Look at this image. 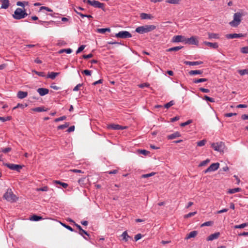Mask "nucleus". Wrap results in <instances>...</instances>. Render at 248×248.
I'll return each mask as SVG.
<instances>
[{
	"label": "nucleus",
	"instance_id": "f257e3e1",
	"mask_svg": "<svg viewBox=\"0 0 248 248\" xmlns=\"http://www.w3.org/2000/svg\"><path fill=\"white\" fill-rule=\"evenodd\" d=\"M155 29L156 26L154 25H146L137 28L135 31L140 34H143L150 32Z\"/></svg>",
	"mask_w": 248,
	"mask_h": 248
},
{
	"label": "nucleus",
	"instance_id": "f03ea898",
	"mask_svg": "<svg viewBox=\"0 0 248 248\" xmlns=\"http://www.w3.org/2000/svg\"><path fill=\"white\" fill-rule=\"evenodd\" d=\"M28 16V14L26 12L25 9H22L20 8H17L15 11L13 16L16 19H21Z\"/></svg>",
	"mask_w": 248,
	"mask_h": 248
},
{
	"label": "nucleus",
	"instance_id": "7ed1b4c3",
	"mask_svg": "<svg viewBox=\"0 0 248 248\" xmlns=\"http://www.w3.org/2000/svg\"><path fill=\"white\" fill-rule=\"evenodd\" d=\"M243 16V14L241 12L235 13L233 15V20L229 23L230 25L233 27L238 26L241 21V17Z\"/></svg>",
	"mask_w": 248,
	"mask_h": 248
},
{
	"label": "nucleus",
	"instance_id": "20e7f679",
	"mask_svg": "<svg viewBox=\"0 0 248 248\" xmlns=\"http://www.w3.org/2000/svg\"><path fill=\"white\" fill-rule=\"evenodd\" d=\"M3 198L11 202H16L17 199L16 196L13 193L11 189H8L3 195Z\"/></svg>",
	"mask_w": 248,
	"mask_h": 248
},
{
	"label": "nucleus",
	"instance_id": "39448f33",
	"mask_svg": "<svg viewBox=\"0 0 248 248\" xmlns=\"http://www.w3.org/2000/svg\"><path fill=\"white\" fill-rule=\"evenodd\" d=\"M211 147L215 150L218 152H223L225 148V144L222 142L213 143Z\"/></svg>",
	"mask_w": 248,
	"mask_h": 248
},
{
	"label": "nucleus",
	"instance_id": "423d86ee",
	"mask_svg": "<svg viewBox=\"0 0 248 248\" xmlns=\"http://www.w3.org/2000/svg\"><path fill=\"white\" fill-rule=\"evenodd\" d=\"M115 37L122 39H126L131 38L132 37V35L129 31H122L116 33L115 34Z\"/></svg>",
	"mask_w": 248,
	"mask_h": 248
},
{
	"label": "nucleus",
	"instance_id": "0eeeda50",
	"mask_svg": "<svg viewBox=\"0 0 248 248\" xmlns=\"http://www.w3.org/2000/svg\"><path fill=\"white\" fill-rule=\"evenodd\" d=\"M4 166H6L7 168L10 169L11 170H16L17 172H20L21 169H22L23 166L20 165H17L11 163H5Z\"/></svg>",
	"mask_w": 248,
	"mask_h": 248
},
{
	"label": "nucleus",
	"instance_id": "6e6552de",
	"mask_svg": "<svg viewBox=\"0 0 248 248\" xmlns=\"http://www.w3.org/2000/svg\"><path fill=\"white\" fill-rule=\"evenodd\" d=\"M87 3L96 8H101L104 10V4L100 2L99 1H86Z\"/></svg>",
	"mask_w": 248,
	"mask_h": 248
},
{
	"label": "nucleus",
	"instance_id": "1a4fd4ad",
	"mask_svg": "<svg viewBox=\"0 0 248 248\" xmlns=\"http://www.w3.org/2000/svg\"><path fill=\"white\" fill-rule=\"evenodd\" d=\"M219 163H213L207 169H206L204 171V172L205 173H206L208 172L215 171L219 168Z\"/></svg>",
	"mask_w": 248,
	"mask_h": 248
},
{
	"label": "nucleus",
	"instance_id": "9d476101",
	"mask_svg": "<svg viewBox=\"0 0 248 248\" xmlns=\"http://www.w3.org/2000/svg\"><path fill=\"white\" fill-rule=\"evenodd\" d=\"M186 44H188L190 45H198L199 43V41L197 39V37L196 36H192L190 38H186Z\"/></svg>",
	"mask_w": 248,
	"mask_h": 248
},
{
	"label": "nucleus",
	"instance_id": "9b49d317",
	"mask_svg": "<svg viewBox=\"0 0 248 248\" xmlns=\"http://www.w3.org/2000/svg\"><path fill=\"white\" fill-rule=\"evenodd\" d=\"M173 42H186V38L182 35L174 36L172 38Z\"/></svg>",
	"mask_w": 248,
	"mask_h": 248
},
{
	"label": "nucleus",
	"instance_id": "f8f14e48",
	"mask_svg": "<svg viewBox=\"0 0 248 248\" xmlns=\"http://www.w3.org/2000/svg\"><path fill=\"white\" fill-rule=\"evenodd\" d=\"M246 35V34L242 33H232V34H228L226 35V37L228 39H234L236 38H239L241 37H244Z\"/></svg>",
	"mask_w": 248,
	"mask_h": 248
},
{
	"label": "nucleus",
	"instance_id": "ddd939ff",
	"mask_svg": "<svg viewBox=\"0 0 248 248\" xmlns=\"http://www.w3.org/2000/svg\"><path fill=\"white\" fill-rule=\"evenodd\" d=\"M203 44L212 48L217 49L218 47V45L217 43H211L204 41L203 42Z\"/></svg>",
	"mask_w": 248,
	"mask_h": 248
},
{
	"label": "nucleus",
	"instance_id": "4468645a",
	"mask_svg": "<svg viewBox=\"0 0 248 248\" xmlns=\"http://www.w3.org/2000/svg\"><path fill=\"white\" fill-rule=\"evenodd\" d=\"M220 235V232H217L213 234L210 235L206 239L207 241H213L215 239H217Z\"/></svg>",
	"mask_w": 248,
	"mask_h": 248
},
{
	"label": "nucleus",
	"instance_id": "2eb2a0df",
	"mask_svg": "<svg viewBox=\"0 0 248 248\" xmlns=\"http://www.w3.org/2000/svg\"><path fill=\"white\" fill-rule=\"evenodd\" d=\"M108 128L109 129H112L113 130H123L125 128V127L116 124H111L108 125Z\"/></svg>",
	"mask_w": 248,
	"mask_h": 248
},
{
	"label": "nucleus",
	"instance_id": "dca6fc26",
	"mask_svg": "<svg viewBox=\"0 0 248 248\" xmlns=\"http://www.w3.org/2000/svg\"><path fill=\"white\" fill-rule=\"evenodd\" d=\"M37 91L41 96H44L45 95H46L49 92L48 89L43 88H38Z\"/></svg>",
	"mask_w": 248,
	"mask_h": 248
},
{
	"label": "nucleus",
	"instance_id": "f3484780",
	"mask_svg": "<svg viewBox=\"0 0 248 248\" xmlns=\"http://www.w3.org/2000/svg\"><path fill=\"white\" fill-rule=\"evenodd\" d=\"M208 39H218L220 38V34L218 33H215L212 32H208Z\"/></svg>",
	"mask_w": 248,
	"mask_h": 248
},
{
	"label": "nucleus",
	"instance_id": "a211bd4d",
	"mask_svg": "<svg viewBox=\"0 0 248 248\" xmlns=\"http://www.w3.org/2000/svg\"><path fill=\"white\" fill-rule=\"evenodd\" d=\"M28 95V92L20 91L17 93V96L19 99H23Z\"/></svg>",
	"mask_w": 248,
	"mask_h": 248
},
{
	"label": "nucleus",
	"instance_id": "6ab92c4d",
	"mask_svg": "<svg viewBox=\"0 0 248 248\" xmlns=\"http://www.w3.org/2000/svg\"><path fill=\"white\" fill-rule=\"evenodd\" d=\"M181 136V134L179 132H175L173 134H171L167 136V138L168 140H172L175 139L177 137H179Z\"/></svg>",
	"mask_w": 248,
	"mask_h": 248
},
{
	"label": "nucleus",
	"instance_id": "aec40b11",
	"mask_svg": "<svg viewBox=\"0 0 248 248\" xmlns=\"http://www.w3.org/2000/svg\"><path fill=\"white\" fill-rule=\"evenodd\" d=\"M186 65H198L203 63V62L202 61H196V62H190V61H185L184 62Z\"/></svg>",
	"mask_w": 248,
	"mask_h": 248
},
{
	"label": "nucleus",
	"instance_id": "412c9836",
	"mask_svg": "<svg viewBox=\"0 0 248 248\" xmlns=\"http://www.w3.org/2000/svg\"><path fill=\"white\" fill-rule=\"evenodd\" d=\"M197 234H198V232L196 231H193L190 232L188 234H187L185 239H189L191 238H194L197 235Z\"/></svg>",
	"mask_w": 248,
	"mask_h": 248
},
{
	"label": "nucleus",
	"instance_id": "4be33fe9",
	"mask_svg": "<svg viewBox=\"0 0 248 248\" xmlns=\"http://www.w3.org/2000/svg\"><path fill=\"white\" fill-rule=\"evenodd\" d=\"M60 74L59 72H51L49 73L47 76V78H50L52 79H54L56 76Z\"/></svg>",
	"mask_w": 248,
	"mask_h": 248
},
{
	"label": "nucleus",
	"instance_id": "5701e85b",
	"mask_svg": "<svg viewBox=\"0 0 248 248\" xmlns=\"http://www.w3.org/2000/svg\"><path fill=\"white\" fill-rule=\"evenodd\" d=\"M202 73H203L202 70H191L189 72V74L190 76H193V75H195L202 74Z\"/></svg>",
	"mask_w": 248,
	"mask_h": 248
},
{
	"label": "nucleus",
	"instance_id": "b1692460",
	"mask_svg": "<svg viewBox=\"0 0 248 248\" xmlns=\"http://www.w3.org/2000/svg\"><path fill=\"white\" fill-rule=\"evenodd\" d=\"M140 17L142 19H151L152 18V16L151 15L146 13L140 14Z\"/></svg>",
	"mask_w": 248,
	"mask_h": 248
},
{
	"label": "nucleus",
	"instance_id": "393cba45",
	"mask_svg": "<svg viewBox=\"0 0 248 248\" xmlns=\"http://www.w3.org/2000/svg\"><path fill=\"white\" fill-rule=\"evenodd\" d=\"M183 47L182 46H175L173 47H171L167 49V51L170 52V51H177L179 50L180 49H182Z\"/></svg>",
	"mask_w": 248,
	"mask_h": 248
},
{
	"label": "nucleus",
	"instance_id": "a878e982",
	"mask_svg": "<svg viewBox=\"0 0 248 248\" xmlns=\"http://www.w3.org/2000/svg\"><path fill=\"white\" fill-rule=\"evenodd\" d=\"M241 191V189L239 187L232 188V189H230L228 191V193L229 194H233L236 192H238Z\"/></svg>",
	"mask_w": 248,
	"mask_h": 248
},
{
	"label": "nucleus",
	"instance_id": "bb28decb",
	"mask_svg": "<svg viewBox=\"0 0 248 248\" xmlns=\"http://www.w3.org/2000/svg\"><path fill=\"white\" fill-rule=\"evenodd\" d=\"M97 32L100 33H104L106 31L110 32V30L109 28H101V29H97Z\"/></svg>",
	"mask_w": 248,
	"mask_h": 248
},
{
	"label": "nucleus",
	"instance_id": "cd10ccee",
	"mask_svg": "<svg viewBox=\"0 0 248 248\" xmlns=\"http://www.w3.org/2000/svg\"><path fill=\"white\" fill-rule=\"evenodd\" d=\"M72 52V50L71 48L62 49L58 51L59 54H62L63 52H66L67 54H70Z\"/></svg>",
	"mask_w": 248,
	"mask_h": 248
},
{
	"label": "nucleus",
	"instance_id": "c85d7f7f",
	"mask_svg": "<svg viewBox=\"0 0 248 248\" xmlns=\"http://www.w3.org/2000/svg\"><path fill=\"white\" fill-rule=\"evenodd\" d=\"M121 236L123 237V240H124L125 242L128 241V238H130V236L128 235L126 231H124L122 234Z\"/></svg>",
	"mask_w": 248,
	"mask_h": 248
},
{
	"label": "nucleus",
	"instance_id": "c756f323",
	"mask_svg": "<svg viewBox=\"0 0 248 248\" xmlns=\"http://www.w3.org/2000/svg\"><path fill=\"white\" fill-rule=\"evenodd\" d=\"M39 22L41 24L45 26V27H47L48 25H50V24L54 23V22L53 21H42V20H39Z\"/></svg>",
	"mask_w": 248,
	"mask_h": 248
},
{
	"label": "nucleus",
	"instance_id": "7c9ffc66",
	"mask_svg": "<svg viewBox=\"0 0 248 248\" xmlns=\"http://www.w3.org/2000/svg\"><path fill=\"white\" fill-rule=\"evenodd\" d=\"M9 1H2L1 8L7 9L9 6Z\"/></svg>",
	"mask_w": 248,
	"mask_h": 248
},
{
	"label": "nucleus",
	"instance_id": "2f4dec72",
	"mask_svg": "<svg viewBox=\"0 0 248 248\" xmlns=\"http://www.w3.org/2000/svg\"><path fill=\"white\" fill-rule=\"evenodd\" d=\"M42 219V217L40 216H38L37 215H33L31 217V219L35 221H39Z\"/></svg>",
	"mask_w": 248,
	"mask_h": 248
},
{
	"label": "nucleus",
	"instance_id": "473e14b6",
	"mask_svg": "<svg viewBox=\"0 0 248 248\" xmlns=\"http://www.w3.org/2000/svg\"><path fill=\"white\" fill-rule=\"evenodd\" d=\"M207 80V78H199L193 79V82L195 83H198L202 82H205Z\"/></svg>",
	"mask_w": 248,
	"mask_h": 248
},
{
	"label": "nucleus",
	"instance_id": "72a5a7b5",
	"mask_svg": "<svg viewBox=\"0 0 248 248\" xmlns=\"http://www.w3.org/2000/svg\"><path fill=\"white\" fill-rule=\"evenodd\" d=\"M238 73L241 76H244L245 75L248 74V69L239 70L238 71Z\"/></svg>",
	"mask_w": 248,
	"mask_h": 248
},
{
	"label": "nucleus",
	"instance_id": "f704fd0d",
	"mask_svg": "<svg viewBox=\"0 0 248 248\" xmlns=\"http://www.w3.org/2000/svg\"><path fill=\"white\" fill-rule=\"evenodd\" d=\"M69 125V123H65L63 124L60 125L58 126L57 129H63L66 127H67Z\"/></svg>",
	"mask_w": 248,
	"mask_h": 248
},
{
	"label": "nucleus",
	"instance_id": "c9c22d12",
	"mask_svg": "<svg viewBox=\"0 0 248 248\" xmlns=\"http://www.w3.org/2000/svg\"><path fill=\"white\" fill-rule=\"evenodd\" d=\"M155 174V172H153L148 173V174H142L141 175V177L142 178H148L149 177H151V176L154 175Z\"/></svg>",
	"mask_w": 248,
	"mask_h": 248
},
{
	"label": "nucleus",
	"instance_id": "e433bc0d",
	"mask_svg": "<svg viewBox=\"0 0 248 248\" xmlns=\"http://www.w3.org/2000/svg\"><path fill=\"white\" fill-rule=\"evenodd\" d=\"M203 99H205L206 101H209L210 102H215L214 98L209 97L207 95H204Z\"/></svg>",
	"mask_w": 248,
	"mask_h": 248
},
{
	"label": "nucleus",
	"instance_id": "4c0bfd02",
	"mask_svg": "<svg viewBox=\"0 0 248 248\" xmlns=\"http://www.w3.org/2000/svg\"><path fill=\"white\" fill-rule=\"evenodd\" d=\"M248 225V223H245L241 224L240 225H235L234 226V228H235V229L244 228L247 227Z\"/></svg>",
	"mask_w": 248,
	"mask_h": 248
},
{
	"label": "nucleus",
	"instance_id": "58836bf2",
	"mask_svg": "<svg viewBox=\"0 0 248 248\" xmlns=\"http://www.w3.org/2000/svg\"><path fill=\"white\" fill-rule=\"evenodd\" d=\"M214 222L212 221H207L201 225V227L203 226H212Z\"/></svg>",
	"mask_w": 248,
	"mask_h": 248
},
{
	"label": "nucleus",
	"instance_id": "ea45409f",
	"mask_svg": "<svg viewBox=\"0 0 248 248\" xmlns=\"http://www.w3.org/2000/svg\"><path fill=\"white\" fill-rule=\"evenodd\" d=\"M174 104V101L173 100H171V101H170L169 103L166 104L164 105V107L166 108H170V107L173 106Z\"/></svg>",
	"mask_w": 248,
	"mask_h": 248
},
{
	"label": "nucleus",
	"instance_id": "a19ab883",
	"mask_svg": "<svg viewBox=\"0 0 248 248\" xmlns=\"http://www.w3.org/2000/svg\"><path fill=\"white\" fill-rule=\"evenodd\" d=\"M206 142V140H200L198 142H197V146L202 147L205 145V143Z\"/></svg>",
	"mask_w": 248,
	"mask_h": 248
},
{
	"label": "nucleus",
	"instance_id": "79ce46f5",
	"mask_svg": "<svg viewBox=\"0 0 248 248\" xmlns=\"http://www.w3.org/2000/svg\"><path fill=\"white\" fill-rule=\"evenodd\" d=\"M12 119V117L11 116H7L5 117H0V120L2 122H6L7 121H10Z\"/></svg>",
	"mask_w": 248,
	"mask_h": 248
},
{
	"label": "nucleus",
	"instance_id": "37998d69",
	"mask_svg": "<svg viewBox=\"0 0 248 248\" xmlns=\"http://www.w3.org/2000/svg\"><path fill=\"white\" fill-rule=\"evenodd\" d=\"M32 72L34 73L35 74L40 77H44L45 76V74L43 72H38L36 70H32Z\"/></svg>",
	"mask_w": 248,
	"mask_h": 248
},
{
	"label": "nucleus",
	"instance_id": "c03bdc74",
	"mask_svg": "<svg viewBox=\"0 0 248 248\" xmlns=\"http://www.w3.org/2000/svg\"><path fill=\"white\" fill-rule=\"evenodd\" d=\"M55 183L61 185L62 186V187L63 188H66L68 186L67 184L65 183L61 182H60L59 181H55Z\"/></svg>",
	"mask_w": 248,
	"mask_h": 248
},
{
	"label": "nucleus",
	"instance_id": "a18cd8bd",
	"mask_svg": "<svg viewBox=\"0 0 248 248\" xmlns=\"http://www.w3.org/2000/svg\"><path fill=\"white\" fill-rule=\"evenodd\" d=\"M210 159H206L205 160H204L200 163V164L199 165V167H202L206 165L207 163H208L210 162Z\"/></svg>",
	"mask_w": 248,
	"mask_h": 248
},
{
	"label": "nucleus",
	"instance_id": "49530a36",
	"mask_svg": "<svg viewBox=\"0 0 248 248\" xmlns=\"http://www.w3.org/2000/svg\"><path fill=\"white\" fill-rule=\"evenodd\" d=\"M33 110L36 112H42L45 111L46 110L44 109L43 107H37L34 108Z\"/></svg>",
	"mask_w": 248,
	"mask_h": 248
},
{
	"label": "nucleus",
	"instance_id": "de8ad7c7",
	"mask_svg": "<svg viewBox=\"0 0 248 248\" xmlns=\"http://www.w3.org/2000/svg\"><path fill=\"white\" fill-rule=\"evenodd\" d=\"M196 213H197L196 212H190V213H188V214H187L186 215H185L184 216V217L185 218H189L190 217H191L194 216L196 214Z\"/></svg>",
	"mask_w": 248,
	"mask_h": 248
},
{
	"label": "nucleus",
	"instance_id": "09e8293b",
	"mask_svg": "<svg viewBox=\"0 0 248 248\" xmlns=\"http://www.w3.org/2000/svg\"><path fill=\"white\" fill-rule=\"evenodd\" d=\"M192 122V120H189L188 121H187L186 122H185V123H182L180 124V126H182V127H184L190 124H191V123Z\"/></svg>",
	"mask_w": 248,
	"mask_h": 248
},
{
	"label": "nucleus",
	"instance_id": "8fccbe9b",
	"mask_svg": "<svg viewBox=\"0 0 248 248\" xmlns=\"http://www.w3.org/2000/svg\"><path fill=\"white\" fill-rule=\"evenodd\" d=\"M47 190H48V187L47 186H45L43 187L36 188V191H46Z\"/></svg>",
	"mask_w": 248,
	"mask_h": 248
},
{
	"label": "nucleus",
	"instance_id": "3c124183",
	"mask_svg": "<svg viewBox=\"0 0 248 248\" xmlns=\"http://www.w3.org/2000/svg\"><path fill=\"white\" fill-rule=\"evenodd\" d=\"M85 45H81L80 46L78 49V50L76 51V54H78L80 52H81L85 47Z\"/></svg>",
	"mask_w": 248,
	"mask_h": 248
},
{
	"label": "nucleus",
	"instance_id": "603ef678",
	"mask_svg": "<svg viewBox=\"0 0 248 248\" xmlns=\"http://www.w3.org/2000/svg\"><path fill=\"white\" fill-rule=\"evenodd\" d=\"M11 150H12L11 148L7 147V148H5L4 149H1L0 151L2 152L3 153L6 154V153H8L9 152H10Z\"/></svg>",
	"mask_w": 248,
	"mask_h": 248
},
{
	"label": "nucleus",
	"instance_id": "864d4df0",
	"mask_svg": "<svg viewBox=\"0 0 248 248\" xmlns=\"http://www.w3.org/2000/svg\"><path fill=\"white\" fill-rule=\"evenodd\" d=\"M66 117L65 116H63L60 117L59 118L55 119L54 121L55 122H58L59 121L64 120L66 119Z\"/></svg>",
	"mask_w": 248,
	"mask_h": 248
},
{
	"label": "nucleus",
	"instance_id": "5fc2aeb1",
	"mask_svg": "<svg viewBox=\"0 0 248 248\" xmlns=\"http://www.w3.org/2000/svg\"><path fill=\"white\" fill-rule=\"evenodd\" d=\"M79 233L81 235L83 236V237H84L83 234H85L87 236H89V234L88 233V232L86 231H85V230H84L83 229H82L81 231H80L79 232Z\"/></svg>",
	"mask_w": 248,
	"mask_h": 248
},
{
	"label": "nucleus",
	"instance_id": "6e6d98bb",
	"mask_svg": "<svg viewBox=\"0 0 248 248\" xmlns=\"http://www.w3.org/2000/svg\"><path fill=\"white\" fill-rule=\"evenodd\" d=\"M139 152L140 153L143 155H147L149 153V151L145 150H139Z\"/></svg>",
	"mask_w": 248,
	"mask_h": 248
},
{
	"label": "nucleus",
	"instance_id": "4d7b16f0",
	"mask_svg": "<svg viewBox=\"0 0 248 248\" xmlns=\"http://www.w3.org/2000/svg\"><path fill=\"white\" fill-rule=\"evenodd\" d=\"M241 51L243 53H248V46L243 47Z\"/></svg>",
	"mask_w": 248,
	"mask_h": 248
},
{
	"label": "nucleus",
	"instance_id": "13d9d810",
	"mask_svg": "<svg viewBox=\"0 0 248 248\" xmlns=\"http://www.w3.org/2000/svg\"><path fill=\"white\" fill-rule=\"evenodd\" d=\"M236 113H228L224 114V116L227 117H230L233 116H236Z\"/></svg>",
	"mask_w": 248,
	"mask_h": 248
},
{
	"label": "nucleus",
	"instance_id": "bf43d9fd",
	"mask_svg": "<svg viewBox=\"0 0 248 248\" xmlns=\"http://www.w3.org/2000/svg\"><path fill=\"white\" fill-rule=\"evenodd\" d=\"M61 224L63 226H64L65 228L67 229L69 231H70L71 232L74 231V230L73 229V228L71 227H70V226L67 225L64 223H61Z\"/></svg>",
	"mask_w": 248,
	"mask_h": 248
},
{
	"label": "nucleus",
	"instance_id": "052dcab7",
	"mask_svg": "<svg viewBox=\"0 0 248 248\" xmlns=\"http://www.w3.org/2000/svg\"><path fill=\"white\" fill-rule=\"evenodd\" d=\"M142 237V235L140 233H138L135 236L134 239L136 241L140 240Z\"/></svg>",
	"mask_w": 248,
	"mask_h": 248
},
{
	"label": "nucleus",
	"instance_id": "680f3d73",
	"mask_svg": "<svg viewBox=\"0 0 248 248\" xmlns=\"http://www.w3.org/2000/svg\"><path fill=\"white\" fill-rule=\"evenodd\" d=\"M93 57V55L92 53H90L88 55H83L82 56L83 58L85 59H89Z\"/></svg>",
	"mask_w": 248,
	"mask_h": 248
},
{
	"label": "nucleus",
	"instance_id": "e2e57ef3",
	"mask_svg": "<svg viewBox=\"0 0 248 248\" xmlns=\"http://www.w3.org/2000/svg\"><path fill=\"white\" fill-rule=\"evenodd\" d=\"M82 86V84H78L73 89V91H78L80 87Z\"/></svg>",
	"mask_w": 248,
	"mask_h": 248
},
{
	"label": "nucleus",
	"instance_id": "0e129e2a",
	"mask_svg": "<svg viewBox=\"0 0 248 248\" xmlns=\"http://www.w3.org/2000/svg\"><path fill=\"white\" fill-rule=\"evenodd\" d=\"M82 73L87 76H90L91 75V71L89 70H84Z\"/></svg>",
	"mask_w": 248,
	"mask_h": 248
},
{
	"label": "nucleus",
	"instance_id": "69168bd1",
	"mask_svg": "<svg viewBox=\"0 0 248 248\" xmlns=\"http://www.w3.org/2000/svg\"><path fill=\"white\" fill-rule=\"evenodd\" d=\"M200 91L202 93H208L210 92L209 89L203 88H200Z\"/></svg>",
	"mask_w": 248,
	"mask_h": 248
},
{
	"label": "nucleus",
	"instance_id": "338daca9",
	"mask_svg": "<svg viewBox=\"0 0 248 248\" xmlns=\"http://www.w3.org/2000/svg\"><path fill=\"white\" fill-rule=\"evenodd\" d=\"M118 172V170H114L110 171H108L107 172V173H108L109 174H116Z\"/></svg>",
	"mask_w": 248,
	"mask_h": 248
},
{
	"label": "nucleus",
	"instance_id": "774afa93",
	"mask_svg": "<svg viewBox=\"0 0 248 248\" xmlns=\"http://www.w3.org/2000/svg\"><path fill=\"white\" fill-rule=\"evenodd\" d=\"M75 130V126H71L67 130V131L69 133L74 131Z\"/></svg>",
	"mask_w": 248,
	"mask_h": 248
}]
</instances>
